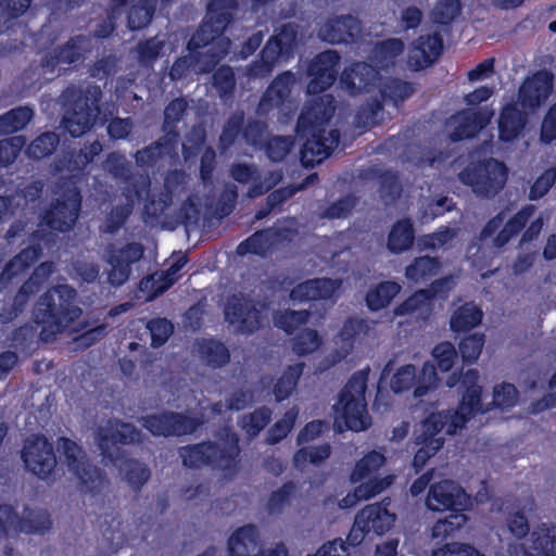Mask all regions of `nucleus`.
<instances>
[{"label": "nucleus", "mask_w": 556, "mask_h": 556, "mask_svg": "<svg viewBox=\"0 0 556 556\" xmlns=\"http://www.w3.org/2000/svg\"><path fill=\"white\" fill-rule=\"evenodd\" d=\"M336 112L334 99L330 94L319 97L304 106L296 122V134L305 138L300 150V162L305 168H314L328 159L338 148L340 130L327 126Z\"/></svg>", "instance_id": "f257e3e1"}, {"label": "nucleus", "mask_w": 556, "mask_h": 556, "mask_svg": "<svg viewBox=\"0 0 556 556\" xmlns=\"http://www.w3.org/2000/svg\"><path fill=\"white\" fill-rule=\"evenodd\" d=\"M77 292L70 285H56L43 292L34 307V321L41 327L40 339L53 341L81 315Z\"/></svg>", "instance_id": "f03ea898"}, {"label": "nucleus", "mask_w": 556, "mask_h": 556, "mask_svg": "<svg viewBox=\"0 0 556 556\" xmlns=\"http://www.w3.org/2000/svg\"><path fill=\"white\" fill-rule=\"evenodd\" d=\"M218 439L222 444L205 440L180 446L178 455L182 466L189 469L211 467L223 471L226 476L237 473L241 453L238 434L226 426L219 432Z\"/></svg>", "instance_id": "7ed1b4c3"}, {"label": "nucleus", "mask_w": 556, "mask_h": 556, "mask_svg": "<svg viewBox=\"0 0 556 556\" xmlns=\"http://www.w3.org/2000/svg\"><path fill=\"white\" fill-rule=\"evenodd\" d=\"M471 417L473 416L467 415V412H463L460 406L454 412L443 410L428 415L421 421L420 433L414 441L413 467L415 472L421 471L426 463L442 448L444 438L439 435L442 431L450 435L455 434L466 426Z\"/></svg>", "instance_id": "20e7f679"}, {"label": "nucleus", "mask_w": 556, "mask_h": 556, "mask_svg": "<svg viewBox=\"0 0 556 556\" xmlns=\"http://www.w3.org/2000/svg\"><path fill=\"white\" fill-rule=\"evenodd\" d=\"M64 108L63 126L73 137L78 138L87 134L94 125L100 113L99 103L102 91L97 85H88L81 88L70 85L62 92Z\"/></svg>", "instance_id": "39448f33"}, {"label": "nucleus", "mask_w": 556, "mask_h": 556, "mask_svg": "<svg viewBox=\"0 0 556 556\" xmlns=\"http://www.w3.org/2000/svg\"><path fill=\"white\" fill-rule=\"evenodd\" d=\"M459 181L470 187L481 199H493L505 187L508 168L504 162L494 157L469 162L459 173Z\"/></svg>", "instance_id": "423d86ee"}, {"label": "nucleus", "mask_w": 556, "mask_h": 556, "mask_svg": "<svg viewBox=\"0 0 556 556\" xmlns=\"http://www.w3.org/2000/svg\"><path fill=\"white\" fill-rule=\"evenodd\" d=\"M238 9V0H210L207 3L206 20L190 37L187 49L198 59L200 49L222 38L227 27L235 20V12Z\"/></svg>", "instance_id": "0eeeda50"}, {"label": "nucleus", "mask_w": 556, "mask_h": 556, "mask_svg": "<svg viewBox=\"0 0 556 556\" xmlns=\"http://www.w3.org/2000/svg\"><path fill=\"white\" fill-rule=\"evenodd\" d=\"M59 446L68 471L78 480L79 491L92 496L100 494L109 482L105 472L89 463L83 447L74 440L62 437Z\"/></svg>", "instance_id": "6e6552de"}, {"label": "nucleus", "mask_w": 556, "mask_h": 556, "mask_svg": "<svg viewBox=\"0 0 556 556\" xmlns=\"http://www.w3.org/2000/svg\"><path fill=\"white\" fill-rule=\"evenodd\" d=\"M368 376L369 368L355 371L339 394L340 415L352 431H363L371 425L365 401Z\"/></svg>", "instance_id": "1a4fd4ad"}, {"label": "nucleus", "mask_w": 556, "mask_h": 556, "mask_svg": "<svg viewBox=\"0 0 556 556\" xmlns=\"http://www.w3.org/2000/svg\"><path fill=\"white\" fill-rule=\"evenodd\" d=\"M21 459L25 469L40 480L54 477L58 465L52 442L42 433H33L24 440Z\"/></svg>", "instance_id": "9d476101"}, {"label": "nucleus", "mask_w": 556, "mask_h": 556, "mask_svg": "<svg viewBox=\"0 0 556 556\" xmlns=\"http://www.w3.org/2000/svg\"><path fill=\"white\" fill-rule=\"evenodd\" d=\"M91 51V39L86 35H75L47 52L40 59V67L45 74H53L56 68L66 71L84 62Z\"/></svg>", "instance_id": "9b49d317"}, {"label": "nucleus", "mask_w": 556, "mask_h": 556, "mask_svg": "<svg viewBox=\"0 0 556 556\" xmlns=\"http://www.w3.org/2000/svg\"><path fill=\"white\" fill-rule=\"evenodd\" d=\"M142 427L154 437H184L194 433L201 426L202 420L189 416L186 413L162 410L160 413L142 416Z\"/></svg>", "instance_id": "f8f14e48"}, {"label": "nucleus", "mask_w": 556, "mask_h": 556, "mask_svg": "<svg viewBox=\"0 0 556 556\" xmlns=\"http://www.w3.org/2000/svg\"><path fill=\"white\" fill-rule=\"evenodd\" d=\"M118 427L99 429L97 444L103 459L116 466L127 453L119 445H128L140 442V430L130 422L117 421Z\"/></svg>", "instance_id": "ddd939ff"}, {"label": "nucleus", "mask_w": 556, "mask_h": 556, "mask_svg": "<svg viewBox=\"0 0 556 556\" xmlns=\"http://www.w3.org/2000/svg\"><path fill=\"white\" fill-rule=\"evenodd\" d=\"M81 208V194L77 187L64 190L41 217V223L58 232L71 230Z\"/></svg>", "instance_id": "4468645a"}, {"label": "nucleus", "mask_w": 556, "mask_h": 556, "mask_svg": "<svg viewBox=\"0 0 556 556\" xmlns=\"http://www.w3.org/2000/svg\"><path fill=\"white\" fill-rule=\"evenodd\" d=\"M493 115L494 111L486 105L455 112L446 119V126L453 127L447 136L450 141L456 143L475 138L490 124Z\"/></svg>", "instance_id": "2eb2a0df"}, {"label": "nucleus", "mask_w": 556, "mask_h": 556, "mask_svg": "<svg viewBox=\"0 0 556 556\" xmlns=\"http://www.w3.org/2000/svg\"><path fill=\"white\" fill-rule=\"evenodd\" d=\"M340 55L334 50L316 54L307 65V92L319 94L328 90L337 80Z\"/></svg>", "instance_id": "dca6fc26"}, {"label": "nucleus", "mask_w": 556, "mask_h": 556, "mask_svg": "<svg viewBox=\"0 0 556 556\" xmlns=\"http://www.w3.org/2000/svg\"><path fill=\"white\" fill-rule=\"evenodd\" d=\"M467 504L466 491L453 480L431 484L426 498V505L432 511H465Z\"/></svg>", "instance_id": "f3484780"}, {"label": "nucleus", "mask_w": 556, "mask_h": 556, "mask_svg": "<svg viewBox=\"0 0 556 556\" xmlns=\"http://www.w3.org/2000/svg\"><path fill=\"white\" fill-rule=\"evenodd\" d=\"M554 75L546 70H539L528 76L519 87L518 100L525 110L540 108L553 91Z\"/></svg>", "instance_id": "a211bd4d"}, {"label": "nucleus", "mask_w": 556, "mask_h": 556, "mask_svg": "<svg viewBox=\"0 0 556 556\" xmlns=\"http://www.w3.org/2000/svg\"><path fill=\"white\" fill-rule=\"evenodd\" d=\"M143 255V247L138 242H129L114 250L108 257L111 268L108 271V282L117 288L126 283L131 274V266Z\"/></svg>", "instance_id": "6ab92c4d"}, {"label": "nucleus", "mask_w": 556, "mask_h": 556, "mask_svg": "<svg viewBox=\"0 0 556 556\" xmlns=\"http://www.w3.org/2000/svg\"><path fill=\"white\" fill-rule=\"evenodd\" d=\"M443 48L444 40L439 31L420 35L412 43L407 64L414 71L425 70L439 60Z\"/></svg>", "instance_id": "aec40b11"}, {"label": "nucleus", "mask_w": 556, "mask_h": 556, "mask_svg": "<svg viewBox=\"0 0 556 556\" xmlns=\"http://www.w3.org/2000/svg\"><path fill=\"white\" fill-rule=\"evenodd\" d=\"M224 314L226 321L242 333H252L261 326V312L251 301L237 295L227 301Z\"/></svg>", "instance_id": "412c9836"}, {"label": "nucleus", "mask_w": 556, "mask_h": 556, "mask_svg": "<svg viewBox=\"0 0 556 556\" xmlns=\"http://www.w3.org/2000/svg\"><path fill=\"white\" fill-rule=\"evenodd\" d=\"M229 556H278V544L265 555L261 552L258 529L253 523L238 528L228 539Z\"/></svg>", "instance_id": "4be33fe9"}, {"label": "nucleus", "mask_w": 556, "mask_h": 556, "mask_svg": "<svg viewBox=\"0 0 556 556\" xmlns=\"http://www.w3.org/2000/svg\"><path fill=\"white\" fill-rule=\"evenodd\" d=\"M362 30L357 17L346 14L329 18L319 27V37L329 43H349L355 41Z\"/></svg>", "instance_id": "5701e85b"}, {"label": "nucleus", "mask_w": 556, "mask_h": 556, "mask_svg": "<svg viewBox=\"0 0 556 556\" xmlns=\"http://www.w3.org/2000/svg\"><path fill=\"white\" fill-rule=\"evenodd\" d=\"M379 77V71L376 66L357 61L345 67L341 74V85L351 94L368 92L375 86Z\"/></svg>", "instance_id": "b1692460"}, {"label": "nucleus", "mask_w": 556, "mask_h": 556, "mask_svg": "<svg viewBox=\"0 0 556 556\" xmlns=\"http://www.w3.org/2000/svg\"><path fill=\"white\" fill-rule=\"evenodd\" d=\"M388 504L376 503L363 507L357 514V525H362L370 535H383L394 525L396 516L389 511Z\"/></svg>", "instance_id": "393cba45"}, {"label": "nucleus", "mask_w": 556, "mask_h": 556, "mask_svg": "<svg viewBox=\"0 0 556 556\" xmlns=\"http://www.w3.org/2000/svg\"><path fill=\"white\" fill-rule=\"evenodd\" d=\"M340 287L338 280L331 278H313L298 283L290 291L293 302L329 300Z\"/></svg>", "instance_id": "a878e982"}, {"label": "nucleus", "mask_w": 556, "mask_h": 556, "mask_svg": "<svg viewBox=\"0 0 556 556\" xmlns=\"http://www.w3.org/2000/svg\"><path fill=\"white\" fill-rule=\"evenodd\" d=\"M40 281L34 275L26 279L14 296L4 301L0 309V323L7 326L13 323L26 309L30 299L39 291Z\"/></svg>", "instance_id": "bb28decb"}, {"label": "nucleus", "mask_w": 556, "mask_h": 556, "mask_svg": "<svg viewBox=\"0 0 556 556\" xmlns=\"http://www.w3.org/2000/svg\"><path fill=\"white\" fill-rule=\"evenodd\" d=\"M527 124V115L516 103L504 105L498 117V138L503 142L517 139Z\"/></svg>", "instance_id": "cd10ccee"}, {"label": "nucleus", "mask_w": 556, "mask_h": 556, "mask_svg": "<svg viewBox=\"0 0 556 556\" xmlns=\"http://www.w3.org/2000/svg\"><path fill=\"white\" fill-rule=\"evenodd\" d=\"M267 123L260 119H249L243 127L242 138L244 141L255 148H266L273 162H278V151H275L274 144L278 146V136H273L269 141Z\"/></svg>", "instance_id": "c85d7f7f"}, {"label": "nucleus", "mask_w": 556, "mask_h": 556, "mask_svg": "<svg viewBox=\"0 0 556 556\" xmlns=\"http://www.w3.org/2000/svg\"><path fill=\"white\" fill-rule=\"evenodd\" d=\"M479 372L477 369H468L462 381L465 388L459 405L463 412L467 415L476 416L477 414L484 413L482 408V387L478 383Z\"/></svg>", "instance_id": "c756f323"}, {"label": "nucleus", "mask_w": 556, "mask_h": 556, "mask_svg": "<svg viewBox=\"0 0 556 556\" xmlns=\"http://www.w3.org/2000/svg\"><path fill=\"white\" fill-rule=\"evenodd\" d=\"M441 268L442 263L438 256H417L406 266L405 277L414 285L427 283L439 274Z\"/></svg>", "instance_id": "7c9ffc66"}, {"label": "nucleus", "mask_w": 556, "mask_h": 556, "mask_svg": "<svg viewBox=\"0 0 556 556\" xmlns=\"http://www.w3.org/2000/svg\"><path fill=\"white\" fill-rule=\"evenodd\" d=\"M278 240V228L275 226L257 230L247 239L241 241L237 247V254L244 256L247 254H255L264 256Z\"/></svg>", "instance_id": "2f4dec72"}, {"label": "nucleus", "mask_w": 556, "mask_h": 556, "mask_svg": "<svg viewBox=\"0 0 556 556\" xmlns=\"http://www.w3.org/2000/svg\"><path fill=\"white\" fill-rule=\"evenodd\" d=\"M58 7L72 9L75 0H52ZM31 0H0V35L8 31L13 21L24 14L29 8Z\"/></svg>", "instance_id": "473e14b6"}, {"label": "nucleus", "mask_w": 556, "mask_h": 556, "mask_svg": "<svg viewBox=\"0 0 556 556\" xmlns=\"http://www.w3.org/2000/svg\"><path fill=\"white\" fill-rule=\"evenodd\" d=\"M198 353L202 362L214 369L226 366L230 361V352L225 343L215 338H204L198 342Z\"/></svg>", "instance_id": "72a5a7b5"}, {"label": "nucleus", "mask_w": 556, "mask_h": 556, "mask_svg": "<svg viewBox=\"0 0 556 556\" xmlns=\"http://www.w3.org/2000/svg\"><path fill=\"white\" fill-rule=\"evenodd\" d=\"M415 240V229L409 218L397 220L388 235L387 248L391 253L400 254L409 250Z\"/></svg>", "instance_id": "f704fd0d"}, {"label": "nucleus", "mask_w": 556, "mask_h": 556, "mask_svg": "<svg viewBox=\"0 0 556 556\" xmlns=\"http://www.w3.org/2000/svg\"><path fill=\"white\" fill-rule=\"evenodd\" d=\"M483 317L482 309L473 302L458 306L450 318V328L454 332H467L477 327Z\"/></svg>", "instance_id": "c9c22d12"}, {"label": "nucleus", "mask_w": 556, "mask_h": 556, "mask_svg": "<svg viewBox=\"0 0 556 556\" xmlns=\"http://www.w3.org/2000/svg\"><path fill=\"white\" fill-rule=\"evenodd\" d=\"M367 320L358 317H349L339 331L341 348L348 354L352 352L355 343L363 341L369 333Z\"/></svg>", "instance_id": "e433bc0d"}, {"label": "nucleus", "mask_w": 556, "mask_h": 556, "mask_svg": "<svg viewBox=\"0 0 556 556\" xmlns=\"http://www.w3.org/2000/svg\"><path fill=\"white\" fill-rule=\"evenodd\" d=\"M401 286L395 281H381L366 293L367 307L377 312L389 306L392 300L400 293Z\"/></svg>", "instance_id": "4c0bfd02"}, {"label": "nucleus", "mask_w": 556, "mask_h": 556, "mask_svg": "<svg viewBox=\"0 0 556 556\" xmlns=\"http://www.w3.org/2000/svg\"><path fill=\"white\" fill-rule=\"evenodd\" d=\"M431 312L432 300L429 299L428 291H425V289L416 290L394 308V314L396 316L417 314L424 320L429 318Z\"/></svg>", "instance_id": "58836bf2"}, {"label": "nucleus", "mask_w": 556, "mask_h": 556, "mask_svg": "<svg viewBox=\"0 0 556 556\" xmlns=\"http://www.w3.org/2000/svg\"><path fill=\"white\" fill-rule=\"evenodd\" d=\"M116 466L121 467L126 482L135 492H139L151 478L149 466L136 458L125 456Z\"/></svg>", "instance_id": "ea45409f"}, {"label": "nucleus", "mask_w": 556, "mask_h": 556, "mask_svg": "<svg viewBox=\"0 0 556 556\" xmlns=\"http://www.w3.org/2000/svg\"><path fill=\"white\" fill-rule=\"evenodd\" d=\"M530 540L536 554L556 556V525H539L530 533Z\"/></svg>", "instance_id": "a19ab883"}, {"label": "nucleus", "mask_w": 556, "mask_h": 556, "mask_svg": "<svg viewBox=\"0 0 556 556\" xmlns=\"http://www.w3.org/2000/svg\"><path fill=\"white\" fill-rule=\"evenodd\" d=\"M321 344V336L317 330L308 327L300 329L290 339L291 351L300 357L313 354Z\"/></svg>", "instance_id": "79ce46f5"}, {"label": "nucleus", "mask_w": 556, "mask_h": 556, "mask_svg": "<svg viewBox=\"0 0 556 556\" xmlns=\"http://www.w3.org/2000/svg\"><path fill=\"white\" fill-rule=\"evenodd\" d=\"M405 49L404 42L400 38H388L379 41L372 49V60L381 68L393 65L396 58L400 56Z\"/></svg>", "instance_id": "37998d69"}, {"label": "nucleus", "mask_w": 556, "mask_h": 556, "mask_svg": "<svg viewBox=\"0 0 556 556\" xmlns=\"http://www.w3.org/2000/svg\"><path fill=\"white\" fill-rule=\"evenodd\" d=\"M156 0H139L134 3L127 14V26L130 30H141L149 26L156 10Z\"/></svg>", "instance_id": "c03bdc74"}, {"label": "nucleus", "mask_w": 556, "mask_h": 556, "mask_svg": "<svg viewBox=\"0 0 556 556\" xmlns=\"http://www.w3.org/2000/svg\"><path fill=\"white\" fill-rule=\"evenodd\" d=\"M331 455V445L323 443L317 446H302L293 455L292 462L296 469L303 470L308 464L320 465Z\"/></svg>", "instance_id": "a18cd8bd"}, {"label": "nucleus", "mask_w": 556, "mask_h": 556, "mask_svg": "<svg viewBox=\"0 0 556 556\" xmlns=\"http://www.w3.org/2000/svg\"><path fill=\"white\" fill-rule=\"evenodd\" d=\"M34 116V111L28 106H17L0 116V131L13 134L27 126Z\"/></svg>", "instance_id": "49530a36"}, {"label": "nucleus", "mask_w": 556, "mask_h": 556, "mask_svg": "<svg viewBox=\"0 0 556 556\" xmlns=\"http://www.w3.org/2000/svg\"><path fill=\"white\" fill-rule=\"evenodd\" d=\"M52 528L50 514L46 509H26L22 517L21 532L26 534H45Z\"/></svg>", "instance_id": "de8ad7c7"}, {"label": "nucleus", "mask_w": 556, "mask_h": 556, "mask_svg": "<svg viewBox=\"0 0 556 556\" xmlns=\"http://www.w3.org/2000/svg\"><path fill=\"white\" fill-rule=\"evenodd\" d=\"M467 520L465 511H450L448 516L435 521L431 529V535L433 539L445 541L454 532L460 530Z\"/></svg>", "instance_id": "09e8293b"}, {"label": "nucleus", "mask_w": 556, "mask_h": 556, "mask_svg": "<svg viewBox=\"0 0 556 556\" xmlns=\"http://www.w3.org/2000/svg\"><path fill=\"white\" fill-rule=\"evenodd\" d=\"M60 138L54 131H45L37 136L27 147V155L34 160H42L54 153Z\"/></svg>", "instance_id": "8fccbe9b"}, {"label": "nucleus", "mask_w": 556, "mask_h": 556, "mask_svg": "<svg viewBox=\"0 0 556 556\" xmlns=\"http://www.w3.org/2000/svg\"><path fill=\"white\" fill-rule=\"evenodd\" d=\"M271 410L262 406L242 416L240 426L250 439H254L270 422Z\"/></svg>", "instance_id": "3c124183"}, {"label": "nucleus", "mask_w": 556, "mask_h": 556, "mask_svg": "<svg viewBox=\"0 0 556 556\" xmlns=\"http://www.w3.org/2000/svg\"><path fill=\"white\" fill-rule=\"evenodd\" d=\"M414 85L401 78H390L381 87L383 100L391 101L394 105L403 102L414 93Z\"/></svg>", "instance_id": "603ef678"}, {"label": "nucleus", "mask_w": 556, "mask_h": 556, "mask_svg": "<svg viewBox=\"0 0 556 556\" xmlns=\"http://www.w3.org/2000/svg\"><path fill=\"white\" fill-rule=\"evenodd\" d=\"M462 10L460 0H437L431 12L432 21L442 26L451 25L462 13Z\"/></svg>", "instance_id": "864d4df0"}, {"label": "nucleus", "mask_w": 556, "mask_h": 556, "mask_svg": "<svg viewBox=\"0 0 556 556\" xmlns=\"http://www.w3.org/2000/svg\"><path fill=\"white\" fill-rule=\"evenodd\" d=\"M417 370L412 364L403 365L396 369L390 381V388L395 394L415 389L417 386Z\"/></svg>", "instance_id": "5fc2aeb1"}, {"label": "nucleus", "mask_w": 556, "mask_h": 556, "mask_svg": "<svg viewBox=\"0 0 556 556\" xmlns=\"http://www.w3.org/2000/svg\"><path fill=\"white\" fill-rule=\"evenodd\" d=\"M305 363L298 362L289 365L280 374V402L291 396L304 372Z\"/></svg>", "instance_id": "6e6d98bb"}, {"label": "nucleus", "mask_w": 556, "mask_h": 556, "mask_svg": "<svg viewBox=\"0 0 556 556\" xmlns=\"http://www.w3.org/2000/svg\"><path fill=\"white\" fill-rule=\"evenodd\" d=\"M244 127V114L242 111L236 112L226 121L222 134L219 136L220 149H229L242 134Z\"/></svg>", "instance_id": "4d7b16f0"}, {"label": "nucleus", "mask_w": 556, "mask_h": 556, "mask_svg": "<svg viewBox=\"0 0 556 556\" xmlns=\"http://www.w3.org/2000/svg\"><path fill=\"white\" fill-rule=\"evenodd\" d=\"M146 327L151 337V346L154 349L164 345L174 332L173 323L165 317L152 318Z\"/></svg>", "instance_id": "13d9d810"}, {"label": "nucleus", "mask_w": 556, "mask_h": 556, "mask_svg": "<svg viewBox=\"0 0 556 556\" xmlns=\"http://www.w3.org/2000/svg\"><path fill=\"white\" fill-rule=\"evenodd\" d=\"M212 84L220 98L232 96L236 88L235 72L229 65H220L212 76Z\"/></svg>", "instance_id": "bf43d9fd"}, {"label": "nucleus", "mask_w": 556, "mask_h": 556, "mask_svg": "<svg viewBox=\"0 0 556 556\" xmlns=\"http://www.w3.org/2000/svg\"><path fill=\"white\" fill-rule=\"evenodd\" d=\"M311 317L308 309H285L280 311V330L287 334H294L300 329L305 328Z\"/></svg>", "instance_id": "052dcab7"}, {"label": "nucleus", "mask_w": 556, "mask_h": 556, "mask_svg": "<svg viewBox=\"0 0 556 556\" xmlns=\"http://www.w3.org/2000/svg\"><path fill=\"white\" fill-rule=\"evenodd\" d=\"M437 366L431 362H425L421 370L417 374V386L413 391L415 399L425 396L430 390L437 388L439 377L437 374Z\"/></svg>", "instance_id": "680f3d73"}, {"label": "nucleus", "mask_w": 556, "mask_h": 556, "mask_svg": "<svg viewBox=\"0 0 556 556\" xmlns=\"http://www.w3.org/2000/svg\"><path fill=\"white\" fill-rule=\"evenodd\" d=\"M484 345V334L482 333H473L463 338L458 344V350L463 362L465 364L475 363L483 349Z\"/></svg>", "instance_id": "e2e57ef3"}, {"label": "nucleus", "mask_w": 556, "mask_h": 556, "mask_svg": "<svg viewBox=\"0 0 556 556\" xmlns=\"http://www.w3.org/2000/svg\"><path fill=\"white\" fill-rule=\"evenodd\" d=\"M25 144L24 136H12L0 140V167L14 163Z\"/></svg>", "instance_id": "0e129e2a"}, {"label": "nucleus", "mask_w": 556, "mask_h": 556, "mask_svg": "<svg viewBox=\"0 0 556 556\" xmlns=\"http://www.w3.org/2000/svg\"><path fill=\"white\" fill-rule=\"evenodd\" d=\"M298 49V26L292 23L280 25V62L293 58Z\"/></svg>", "instance_id": "69168bd1"}, {"label": "nucleus", "mask_w": 556, "mask_h": 556, "mask_svg": "<svg viewBox=\"0 0 556 556\" xmlns=\"http://www.w3.org/2000/svg\"><path fill=\"white\" fill-rule=\"evenodd\" d=\"M432 357L434 359L435 366L442 371H450L457 358V351L455 346L448 342H440L432 350Z\"/></svg>", "instance_id": "338daca9"}, {"label": "nucleus", "mask_w": 556, "mask_h": 556, "mask_svg": "<svg viewBox=\"0 0 556 556\" xmlns=\"http://www.w3.org/2000/svg\"><path fill=\"white\" fill-rule=\"evenodd\" d=\"M556 182V167L545 169L531 185L529 190V199L538 201L548 193Z\"/></svg>", "instance_id": "774afa93"}]
</instances>
